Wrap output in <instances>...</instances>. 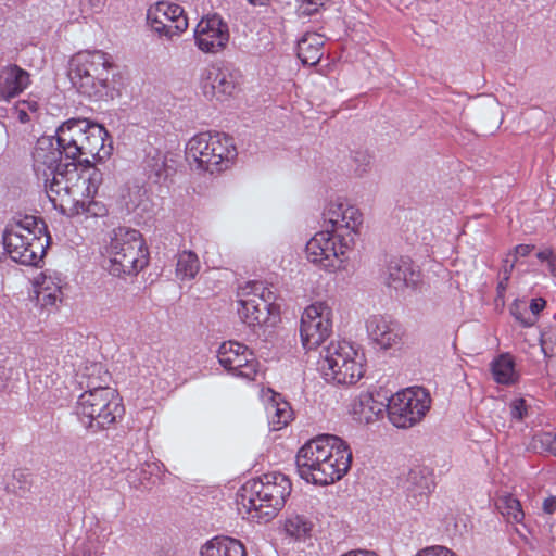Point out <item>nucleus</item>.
I'll return each mask as SVG.
<instances>
[{
  "instance_id": "f257e3e1",
  "label": "nucleus",
  "mask_w": 556,
  "mask_h": 556,
  "mask_svg": "<svg viewBox=\"0 0 556 556\" xmlns=\"http://www.w3.org/2000/svg\"><path fill=\"white\" fill-rule=\"evenodd\" d=\"M101 181L102 174L94 165H77L68 161L42 184L53 207L73 217L91 212Z\"/></svg>"
},
{
  "instance_id": "f03ea898",
  "label": "nucleus",
  "mask_w": 556,
  "mask_h": 556,
  "mask_svg": "<svg viewBox=\"0 0 556 556\" xmlns=\"http://www.w3.org/2000/svg\"><path fill=\"white\" fill-rule=\"evenodd\" d=\"M295 463L303 480L328 485L346 475L352 464V452L341 438L323 434L300 447Z\"/></svg>"
},
{
  "instance_id": "7ed1b4c3",
  "label": "nucleus",
  "mask_w": 556,
  "mask_h": 556,
  "mask_svg": "<svg viewBox=\"0 0 556 556\" xmlns=\"http://www.w3.org/2000/svg\"><path fill=\"white\" fill-rule=\"evenodd\" d=\"M291 493V482L281 472H268L247 481L237 493V506L243 518L266 523L276 517Z\"/></svg>"
},
{
  "instance_id": "20e7f679",
  "label": "nucleus",
  "mask_w": 556,
  "mask_h": 556,
  "mask_svg": "<svg viewBox=\"0 0 556 556\" xmlns=\"http://www.w3.org/2000/svg\"><path fill=\"white\" fill-rule=\"evenodd\" d=\"M55 134L65 160L71 162L81 160L84 165H91V160L103 161L113 150L106 129L88 119H68Z\"/></svg>"
},
{
  "instance_id": "39448f33",
  "label": "nucleus",
  "mask_w": 556,
  "mask_h": 556,
  "mask_svg": "<svg viewBox=\"0 0 556 556\" xmlns=\"http://www.w3.org/2000/svg\"><path fill=\"white\" fill-rule=\"evenodd\" d=\"M46 223L34 215H16L3 230V249L14 263L37 266L50 244Z\"/></svg>"
},
{
  "instance_id": "423d86ee",
  "label": "nucleus",
  "mask_w": 556,
  "mask_h": 556,
  "mask_svg": "<svg viewBox=\"0 0 556 556\" xmlns=\"http://www.w3.org/2000/svg\"><path fill=\"white\" fill-rule=\"evenodd\" d=\"M112 56L102 50H84L70 60L68 76L73 86L84 96L94 100L113 98Z\"/></svg>"
},
{
  "instance_id": "0eeeda50",
  "label": "nucleus",
  "mask_w": 556,
  "mask_h": 556,
  "mask_svg": "<svg viewBox=\"0 0 556 556\" xmlns=\"http://www.w3.org/2000/svg\"><path fill=\"white\" fill-rule=\"evenodd\" d=\"M108 270L116 277L137 275L148 265L149 252L142 235L131 228L114 229L104 252Z\"/></svg>"
},
{
  "instance_id": "6e6552de",
  "label": "nucleus",
  "mask_w": 556,
  "mask_h": 556,
  "mask_svg": "<svg viewBox=\"0 0 556 556\" xmlns=\"http://www.w3.org/2000/svg\"><path fill=\"white\" fill-rule=\"evenodd\" d=\"M364 353L346 341L330 342L321 352L318 370L332 384H355L365 372Z\"/></svg>"
},
{
  "instance_id": "1a4fd4ad",
  "label": "nucleus",
  "mask_w": 556,
  "mask_h": 556,
  "mask_svg": "<svg viewBox=\"0 0 556 556\" xmlns=\"http://www.w3.org/2000/svg\"><path fill=\"white\" fill-rule=\"evenodd\" d=\"M122 399L112 388H96L81 393L75 413L81 425L93 432L103 430L124 415Z\"/></svg>"
},
{
  "instance_id": "9d476101",
  "label": "nucleus",
  "mask_w": 556,
  "mask_h": 556,
  "mask_svg": "<svg viewBox=\"0 0 556 556\" xmlns=\"http://www.w3.org/2000/svg\"><path fill=\"white\" fill-rule=\"evenodd\" d=\"M186 155L194 161L198 168L213 174L230 167L237 149L231 137L223 132L203 131L188 140Z\"/></svg>"
},
{
  "instance_id": "9b49d317",
  "label": "nucleus",
  "mask_w": 556,
  "mask_h": 556,
  "mask_svg": "<svg viewBox=\"0 0 556 556\" xmlns=\"http://www.w3.org/2000/svg\"><path fill=\"white\" fill-rule=\"evenodd\" d=\"M238 296V315L253 330L262 326H274L278 321L279 306L274 304V293L264 282H248Z\"/></svg>"
},
{
  "instance_id": "f8f14e48",
  "label": "nucleus",
  "mask_w": 556,
  "mask_h": 556,
  "mask_svg": "<svg viewBox=\"0 0 556 556\" xmlns=\"http://www.w3.org/2000/svg\"><path fill=\"white\" fill-rule=\"evenodd\" d=\"M351 238L344 239L329 231L316 232L306 243L308 262L329 271L336 273L345 267L346 254L353 249Z\"/></svg>"
},
{
  "instance_id": "ddd939ff",
  "label": "nucleus",
  "mask_w": 556,
  "mask_h": 556,
  "mask_svg": "<svg viewBox=\"0 0 556 556\" xmlns=\"http://www.w3.org/2000/svg\"><path fill=\"white\" fill-rule=\"evenodd\" d=\"M431 406L428 391L421 387H412L393 394L387 404L390 422L396 428H410L426 416Z\"/></svg>"
},
{
  "instance_id": "4468645a",
  "label": "nucleus",
  "mask_w": 556,
  "mask_h": 556,
  "mask_svg": "<svg viewBox=\"0 0 556 556\" xmlns=\"http://www.w3.org/2000/svg\"><path fill=\"white\" fill-rule=\"evenodd\" d=\"M241 85V74L226 64H210L202 68L199 89L208 101L225 102L235 97Z\"/></svg>"
},
{
  "instance_id": "2eb2a0df",
  "label": "nucleus",
  "mask_w": 556,
  "mask_h": 556,
  "mask_svg": "<svg viewBox=\"0 0 556 556\" xmlns=\"http://www.w3.org/2000/svg\"><path fill=\"white\" fill-rule=\"evenodd\" d=\"M332 333V309L323 301L304 308L300 321V338L306 351L320 346Z\"/></svg>"
},
{
  "instance_id": "dca6fc26",
  "label": "nucleus",
  "mask_w": 556,
  "mask_h": 556,
  "mask_svg": "<svg viewBox=\"0 0 556 556\" xmlns=\"http://www.w3.org/2000/svg\"><path fill=\"white\" fill-rule=\"evenodd\" d=\"M323 217L330 232L341 239L351 238L352 243H355L363 225V214L356 205L348 199L336 198L326 204Z\"/></svg>"
},
{
  "instance_id": "f3484780",
  "label": "nucleus",
  "mask_w": 556,
  "mask_h": 556,
  "mask_svg": "<svg viewBox=\"0 0 556 556\" xmlns=\"http://www.w3.org/2000/svg\"><path fill=\"white\" fill-rule=\"evenodd\" d=\"M220 366L235 377L252 381L258 372V362L254 353L238 341H226L217 351Z\"/></svg>"
},
{
  "instance_id": "a211bd4d",
  "label": "nucleus",
  "mask_w": 556,
  "mask_h": 556,
  "mask_svg": "<svg viewBox=\"0 0 556 556\" xmlns=\"http://www.w3.org/2000/svg\"><path fill=\"white\" fill-rule=\"evenodd\" d=\"M147 23L159 36L172 38L188 28V18L184 9L169 1H159L147 11Z\"/></svg>"
},
{
  "instance_id": "6ab92c4d",
  "label": "nucleus",
  "mask_w": 556,
  "mask_h": 556,
  "mask_svg": "<svg viewBox=\"0 0 556 556\" xmlns=\"http://www.w3.org/2000/svg\"><path fill=\"white\" fill-rule=\"evenodd\" d=\"M61 146L58 136H45L37 140L31 153L33 170L39 181H47L50 176L63 168Z\"/></svg>"
},
{
  "instance_id": "aec40b11",
  "label": "nucleus",
  "mask_w": 556,
  "mask_h": 556,
  "mask_svg": "<svg viewBox=\"0 0 556 556\" xmlns=\"http://www.w3.org/2000/svg\"><path fill=\"white\" fill-rule=\"evenodd\" d=\"M65 286V277L61 273L52 269L39 273L33 279L36 305L47 311L55 308L62 302Z\"/></svg>"
},
{
  "instance_id": "412c9836",
  "label": "nucleus",
  "mask_w": 556,
  "mask_h": 556,
  "mask_svg": "<svg viewBox=\"0 0 556 556\" xmlns=\"http://www.w3.org/2000/svg\"><path fill=\"white\" fill-rule=\"evenodd\" d=\"M194 38L201 51L215 53L229 40L228 26L218 15L207 16L198 23Z\"/></svg>"
},
{
  "instance_id": "4be33fe9",
  "label": "nucleus",
  "mask_w": 556,
  "mask_h": 556,
  "mask_svg": "<svg viewBox=\"0 0 556 556\" xmlns=\"http://www.w3.org/2000/svg\"><path fill=\"white\" fill-rule=\"evenodd\" d=\"M384 282L396 292H404L420 285L421 273L409 258H392L386 266Z\"/></svg>"
},
{
  "instance_id": "5701e85b",
  "label": "nucleus",
  "mask_w": 556,
  "mask_h": 556,
  "mask_svg": "<svg viewBox=\"0 0 556 556\" xmlns=\"http://www.w3.org/2000/svg\"><path fill=\"white\" fill-rule=\"evenodd\" d=\"M433 488L432 473L428 468L421 466L412 468L403 481L406 500L412 507L416 508L427 505Z\"/></svg>"
},
{
  "instance_id": "b1692460",
  "label": "nucleus",
  "mask_w": 556,
  "mask_h": 556,
  "mask_svg": "<svg viewBox=\"0 0 556 556\" xmlns=\"http://www.w3.org/2000/svg\"><path fill=\"white\" fill-rule=\"evenodd\" d=\"M387 412V404L379 394L363 392L350 404L349 414L361 425L378 421Z\"/></svg>"
},
{
  "instance_id": "393cba45",
  "label": "nucleus",
  "mask_w": 556,
  "mask_h": 556,
  "mask_svg": "<svg viewBox=\"0 0 556 556\" xmlns=\"http://www.w3.org/2000/svg\"><path fill=\"white\" fill-rule=\"evenodd\" d=\"M369 339L379 348L387 350L400 343L402 338L401 326L382 315H372L366 321Z\"/></svg>"
},
{
  "instance_id": "a878e982",
  "label": "nucleus",
  "mask_w": 556,
  "mask_h": 556,
  "mask_svg": "<svg viewBox=\"0 0 556 556\" xmlns=\"http://www.w3.org/2000/svg\"><path fill=\"white\" fill-rule=\"evenodd\" d=\"M30 85L28 72L11 64L0 68V100L10 101Z\"/></svg>"
},
{
  "instance_id": "bb28decb",
  "label": "nucleus",
  "mask_w": 556,
  "mask_h": 556,
  "mask_svg": "<svg viewBox=\"0 0 556 556\" xmlns=\"http://www.w3.org/2000/svg\"><path fill=\"white\" fill-rule=\"evenodd\" d=\"M325 38L318 33H306L298 41V58L303 64L316 65L324 54Z\"/></svg>"
},
{
  "instance_id": "cd10ccee",
  "label": "nucleus",
  "mask_w": 556,
  "mask_h": 556,
  "mask_svg": "<svg viewBox=\"0 0 556 556\" xmlns=\"http://www.w3.org/2000/svg\"><path fill=\"white\" fill-rule=\"evenodd\" d=\"M201 556H245V549L237 539L215 536L201 548Z\"/></svg>"
},
{
  "instance_id": "c85d7f7f",
  "label": "nucleus",
  "mask_w": 556,
  "mask_h": 556,
  "mask_svg": "<svg viewBox=\"0 0 556 556\" xmlns=\"http://www.w3.org/2000/svg\"><path fill=\"white\" fill-rule=\"evenodd\" d=\"M201 268L199 256L191 250H184L177 254L175 275L185 281L197 277Z\"/></svg>"
},
{
  "instance_id": "c756f323",
  "label": "nucleus",
  "mask_w": 556,
  "mask_h": 556,
  "mask_svg": "<svg viewBox=\"0 0 556 556\" xmlns=\"http://www.w3.org/2000/svg\"><path fill=\"white\" fill-rule=\"evenodd\" d=\"M266 415L270 429L274 431L286 427L292 419V410L290 405L287 402L280 401L276 397H274L266 405Z\"/></svg>"
},
{
  "instance_id": "7c9ffc66",
  "label": "nucleus",
  "mask_w": 556,
  "mask_h": 556,
  "mask_svg": "<svg viewBox=\"0 0 556 556\" xmlns=\"http://www.w3.org/2000/svg\"><path fill=\"white\" fill-rule=\"evenodd\" d=\"M492 374L497 383L511 384L518 380L514 358L509 354H501L492 362Z\"/></svg>"
},
{
  "instance_id": "2f4dec72",
  "label": "nucleus",
  "mask_w": 556,
  "mask_h": 556,
  "mask_svg": "<svg viewBox=\"0 0 556 556\" xmlns=\"http://www.w3.org/2000/svg\"><path fill=\"white\" fill-rule=\"evenodd\" d=\"M79 376L86 380V387L88 390L96 388H104L102 383H106L109 380V372L104 369L101 363L90 362L86 363L84 367L79 369Z\"/></svg>"
},
{
  "instance_id": "473e14b6",
  "label": "nucleus",
  "mask_w": 556,
  "mask_h": 556,
  "mask_svg": "<svg viewBox=\"0 0 556 556\" xmlns=\"http://www.w3.org/2000/svg\"><path fill=\"white\" fill-rule=\"evenodd\" d=\"M497 507L508 522L520 523L525 518V513L519 500L510 494L501 496L497 502Z\"/></svg>"
},
{
  "instance_id": "72a5a7b5",
  "label": "nucleus",
  "mask_w": 556,
  "mask_h": 556,
  "mask_svg": "<svg viewBox=\"0 0 556 556\" xmlns=\"http://www.w3.org/2000/svg\"><path fill=\"white\" fill-rule=\"evenodd\" d=\"M283 529L289 536L304 540L312 531V523L303 516L293 515L286 519Z\"/></svg>"
},
{
  "instance_id": "f704fd0d",
  "label": "nucleus",
  "mask_w": 556,
  "mask_h": 556,
  "mask_svg": "<svg viewBox=\"0 0 556 556\" xmlns=\"http://www.w3.org/2000/svg\"><path fill=\"white\" fill-rule=\"evenodd\" d=\"M40 111V104L35 96L18 101L13 108V115L23 124L37 117Z\"/></svg>"
},
{
  "instance_id": "c9c22d12",
  "label": "nucleus",
  "mask_w": 556,
  "mask_h": 556,
  "mask_svg": "<svg viewBox=\"0 0 556 556\" xmlns=\"http://www.w3.org/2000/svg\"><path fill=\"white\" fill-rule=\"evenodd\" d=\"M147 168L150 175H154L157 180L166 178L169 170L166 155L155 151V154L148 160Z\"/></svg>"
},
{
  "instance_id": "e433bc0d",
  "label": "nucleus",
  "mask_w": 556,
  "mask_h": 556,
  "mask_svg": "<svg viewBox=\"0 0 556 556\" xmlns=\"http://www.w3.org/2000/svg\"><path fill=\"white\" fill-rule=\"evenodd\" d=\"M508 413L513 421H522L529 414V405L526 400L520 396L511 399L508 404Z\"/></svg>"
},
{
  "instance_id": "4c0bfd02",
  "label": "nucleus",
  "mask_w": 556,
  "mask_h": 556,
  "mask_svg": "<svg viewBox=\"0 0 556 556\" xmlns=\"http://www.w3.org/2000/svg\"><path fill=\"white\" fill-rule=\"evenodd\" d=\"M353 172L355 176L363 177L370 170L371 156L366 151H357L354 153L353 159Z\"/></svg>"
},
{
  "instance_id": "58836bf2",
  "label": "nucleus",
  "mask_w": 556,
  "mask_h": 556,
  "mask_svg": "<svg viewBox=\"0 0 556 556\" xmlns=\"http://www.w3.org/2000/svg\"><path fill=\"white\" fill-rule=\"evenodd\" d=\"M328 0H296V13L299 16H311L326 4Z\"/></svg>"
},
{
  "instance_id": "ea45409f",
  "label": "nucleus",
  "mask_w": 556,
  "mask_h": 556,
  "mask_svg": "<svg viewBox=\"0 0 556 556\" xmlns=\"http://www.w3.org/2000/svg\"><path fill=\"white\" fill-rule=\"evenodd\" d=\"M535 442L543 451L556 456V433L543 432L535 437Z\"/></svg>"
},
{
  "instance_id": "a19ab883",
  "label": "nucleus",
  "mask_w": 556,
  "mask_h": 556,
  "mask_svg": "<svg viewBox=\"0 0 556 556\" xmlns=\"http://www.w3.org/2000/svg\"><path fill=\"white\" fill-rule=\"evenodd\" d=\"M203 257L205 263L216 266L219 264L220 255L218 252V245L216 242L206 240L203 247Z\"/></svg>"
},
{
  "instance_id": "79ce46f5",
  "label": "nucleus",
  "mask_w": 556,
  "mask_h": 556,
  "mask_svg": "<svg viewBox=\"0 0 556 556\" xmlns=\"http://www.w3.org/2000/svg\"><path fill=\"white\" fill-rule=\"evenodd\" d=\"M414 556H457L455 552L443 545H432L419 549Z\"/></svg>"
},
{
  "instance_id": "37998d69",
  "label": "nucleus",
  "mask_w": 556,
  "mask_h": 556,
  "mask_svg": "<svg viewBox=\"0 0 556 556\" xmlns=\"http://www.w3.org/2000/svg\"><path fill=\"white\" fill-rule=\"evenodd\" d=\"M541 263H546L549 274L556 277V253L552 249H544L536 254Z\"/></svg>"
},
{
  "instance_id": "c03bdc74",
  "label": "nucleus",
  "mask_w": 556,
  "mask_h": 556,
  "mask_svg": "<svg viewBox=\"0 0 556 556\" xmlns=\"http://www.w3.org/2000/svg\"><path fill=\"white\" fill-rule=\"evenodd\" d=\"M513 315L525 327H531L535 324L534 316H530L531 314H528L527 312L521 313L517 309H514Z\"/></svg>"
},
{
  "instance_id": "a18cd8bd",
  "label": "nucleus",
  "mask_w": 556,
  "mask_h": 556,
  "mask_svg": "<svg viewBox=\"0 0 556 556\" xmlns=\"http://www.w3.org/2000/svg\"><path fill=\"white\" fill-rule=\"evenodd\" d=\"M14 479L20 483V492H17L15 489L13 490L15 493H25L26 491L29 490V481H28V475L23 472V471H18V472H15L14 473Z\"/></svg>"
},
{
  "instance_id": "49530a36",
  "label": "nucleus",
  "mask_w": 556,
  "mask_h": 556,
  "mask_svg": "<svg viewBox=\"0 0 556 556\" xmlns=\"http://www.w3.org/2000/svg\"><path fill=\"white\" fill-rule=\"evenodd\" d=\"M534 249L533 244H518L514 248L513 254H514V261L515 264L517 257H525L528 256Z\"/></svg>"
},
{
  "instance_id": "de8ad7c7",
  "label": "nucleus",
  "mask_w": 556,
  "mask_h": 556,
  "mask_svg": "<svg viewBox=\"0 0 556 556\" xmlns=\"http://www.w3.org/2000/svg\"><path fill=\"white\" fill-rule=\"evenodd\" d=\"M546 305V301L542 298L533 299L530 303L531 315L534 316L535 320L538 319V315L544 309Z\"/></svg>"
},
{
  "instance_id": "09e8293b",
  "label": "nucleus",
  "mask_w": 556,
  "mask_h": 556,
  "mask_svg": "<svg viewBox=\"0 0 556 556\" xmlns=\"http://www.w3.org/2000/svg\"><path fill=\"white\" fill-rule=\"evenodd\" d=\"M543 509L547 514H553L556 511V496H549L543 502Z\"/></svg>"
},
{
  "instance_id": "8fccbe9b",
  "label": "nucleus",
  "mask_w": 556,
  "mask_h": 556,
  "mask_svg": "<svg viewBox=\"0 0 556 556\" xmlns=\"http://www.w3.org/2000/svg\"><path fill=\"white\" fill-rule=\"evenodd\" d=\"M80 3L84 8L88 7L90 11H96L101 8L103 0H81Z\"/></svg>"
},
{
  "instance_id": "3c124183",
  "label": "nucleus",
  "mask_w": 556,
  "mask_h": 556,
  "mask_svg": "<svg viewBox=\"0 0 556 556\" xmlns=\"http://www.w3.org/2000/svg\"><path fill=\"white\" fill-rule=\"evenodd\" d=\"M341 556H378V555L372 551L353 549V551H350Z\"/></svg>"
},
{
  "instance_id": "603ef678",
  "label": "nucleus",
  "mask_w": 556,
  "mask_h": 556,
  "mask_svg": "<svg viewBox=\"0 0 556 556\" xmlns=\"http://www.w3.org/2000/svg\"><path fill=\"white\" fill-rule=\"evenodd\" d=\"M513 268H514V263H511V264H510L509 268H506V269H505V277H504V281H501V282L498 283V286H497V289H498V291H500V292L505 291V289H506V285H505V282L509 279V275H510V273H511Z\"/></svg>"
},
{
  "instance_id": "864d4df0",
  "label": "nucleus",
  "mask_w": 556,
  "mask_h": 556,
  "mask_svg": "<svg viewBox=\"0 0 556 556\" xmlns=\"http://www.w3.org/2000/svg\"><path fill=\"white\" fill-rule=\"evenodd\" d=\"M549 340H551V333L544 332L541 337V345H542V350L545 355L547 354V344H548Z\"/></svg>"
},
{
  "instance_id": "5fc2aeb1",
  "label": "nucleus",
  "mask_w": 556,
  "mask_h": 556,
  "mask_svg": "<svg viewBox=\"0 0 556 556\" xmlns=\"http://www.w3.org/2000/svg\"><path fill=\"white\" fill-rule=\"evenodd\" d=\"M253 5H264L268 0H248Z\"/></svg>"
},
{
  "instance_id": "6e6d98bb",
  "label": "nucleus",
  "mask_w": 556,
  "mask_h": 556,
  "mask_svg": "<svg viewBox=\"0 0 556 556\" xmlns=\"http://www.w3.org/2000/svg\"><path fill=\"white\" fill-rule=\"evenodd\" d=\"M7 255V252L5 250L3 249V241L0 242V262L2 261V258Z\"/></svg>"
},
{
  "instance_id": "4d7b16f0",
  "label": "nucleus",
  "mask_w": 556,
  "mask_h": 556,
  "mask_svg": "<svg viewBox=\"0 0 556 556\" xmlns=\"http://www.w3.org/2000/svg\"><path fill=\"white\" fill-rule=\"evenodd\" d=\"M150 468H160V465L157 463H152L148 465Z\"/></svg>"
}]
</instances>
